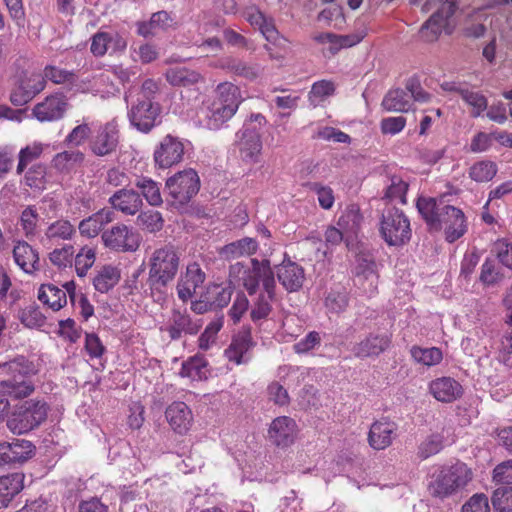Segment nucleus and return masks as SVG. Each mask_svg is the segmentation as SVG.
<instances>
[{"mask_svg":"<svg viewBox=\"0 0 512 512\" xmlns=\"http://www.w3.org/2000/svg\"><path fill=\"white\" fill-rule=\"evenodd\" d=\"M416 207L430 231L444 230L445 238L453 243L467 231V221L463 211L448 204L445 196L438 198L419 197Z\"/></svg>","mask_w":512,"mask_h":512,"instance_id":"obj_1","label":"nucleus"},{"mask_svg":"<svg viewBox=\"0 0 512 512\" xmlns=\"http://www.w3.org/2000/svg\"><path fill=\"white\" fill-rule=\"evenodd\" d=\"M180 252L172 244L156 248L148 261V285L152 292L163 290L175 279L180 266Z\"/></svg>","mask_w":512,"mask_h":512,"instance_id":"obj_2","label":"nucleus"},{"mask_svg":"<svg viewBox=\"0 0 512 512\" xmlns=\"http://www.w3.org/2000/svg\"><path fill=\"white\" fill-rule=\"evenodd\" d=\"M251 265L236 262L229 268V281L234 286H243L250 296L254 295L260 282L265 291L271 292V287L276 286L274 272L267 260L258 261L252 259Z\"/></svg>","mask_w":512,"mask_h":512,"instance_id":"obj_3","label":"nucleus"},{"mask_svg":"<svg viewBox=\"0 0 512 512\" xmlns=\"http://www.w3.org/2000/svg\"><path fill=\"white\" fill-rule=\"evenodd\" d=\"M34 374V366L24 357L0 363V393L23 398L29 396L34 386L29 376Z\"/></svg>","mask_w":512,"mask_h":512,"instance_id":"obj_4","label":"nucleus"},{"mask_svg":"<svg viewBox=\"0 0 512 512\" xmlns=\"http://www.w3.org/2000/svg\"><path fill=\"white\" fill-rule=\"evenodd\" d=\"M472 479V471L462 462L443 466L432 476L428 486L434 497L445 498L464 488Z\"/></svg>","mask_w":512,"mask_h":512,"instance_id":"obj_5","label":"nucleus"},{"mask_svg":"<svg viewBox=\"0 0 512 512\" xmlns=\"http://www.w3.org/2000/svg\"><path fill=\"white\" fill-rule=\"evenodd\" d=\"M412 2L421 5V10L425 13L436 9L419 31V36L423 41L428 43L436 41L446 20L456 11L457 0H413Z\"/></svg>","mask_w":512,"mask_h":512,"instance_id":"obj_6","label":"nucleus"},{"mask_svg":"<svg viewBox=\"0 0 512 512\" xmlns=\"http://www.w3.org/2000/svg\"><path fill=\"white\" fill-rule=\"evenodd\" d=\"M379 226L380 235L389 246H403L411 239L410 221L398 208L384 209Z\"/></svg>","mask_w":512,"mask_h":512,"instance_id":"obj_7","label":"nucleus"},{"mask_svg":"<svg viewBox=\"0 0 512 512\" xmlns=\"http://www.w3.org/2000/svg\"><path fill=\"white\" fill-rule=\"evenodd\" d=\"M46 403L29 400L16 406L9 415L7 427L13 434H24L38 427L47 417Z\"/></svg>","mask_w":512,"mask_h":512,"instance_id":"obj_8","label":"nucleus"},{"mask_svg":"<svg viewBox=\"0 0 512 512\" xmlns=\"http://www.w3.org/2000/svg\"><path fill=\"white\" fill-rule=\"evenodd\" d=\"M430 94L421 87L417 78L412 77L406 81L405 90L395 88L389 90L382 100V107L390 112H407L411 109L413 101L428 102Z\"/></svg>","mask_w":512,"mask_h":512,"instance_id":"obj_9","label":"nucleus"},{"mask_svg":"<svg viewBox=\"0 0 512 512\" xmlns=\"http://www.w3.org/2000/svg\"><path fill=\"white\" fill-rule=\"evenodd\" d=\"M166 189L175 207H183L197 195L200 189V178L193 169L179 171L166 180Z\"/></svg>","mask_w":512,"mask_h":512,"instance_id":"obj_10","label":"nucleus"},{"mask_svg":"<svg viewBox=\"0 0 512 512\" xmlns=\"http://www.w3.org/2000/svg\"><path fill=\"white\" fill-rule=\"evenodd\" d=\"M101 239L106 248L117 252H135L141 244L140 234L124 223L104 230Z\"/></svg>","mask_w":512,"mask_h":512,"instance_id":"obj_11","label":"nucleus"},{"mask_svg":"<svg viewBox=\"0 0 512 512\" xmlns=\"http://www.w3.org/2000/svg\"><path fill=\"white\" fill-rule=\"evenodd\" d=\"M203 320L192 316L186 308H174L167 320L164 331L171 340H180L187 336H195L201 330Z\"/></svg>","mask_w":512,"mask_h":512,"instance_id":"obj_12","label":"nucleus"},{"mask_svg":"<svg viewBox=\"0 0 512 512\" xmlns=\"http://www.w3.org/2000/svg\"><path fill=\"white\" fill-rule=\"evenodd\" d=\"M160 105L151 100L137 98L131 102L128 117L131 124L141 132H149L159 121Z\"/></svg>","mask_w":512,"mask_h":512,"instance_id":"obj_13","label":"nucleus"},{"mask_svg":"<svg viewBox=\"0 0 512 512\" xmlns=\"http://www.w3.org/2000/svg\"><path fill=\"white\" fill-rule=\"evenodd\" d=\"M235 146L239 157L246 163H256L262 151V141L259 131L251 124H244L236 133Z\"/></svg>","mask_w":512,"mask_h":512,"instance_id":"obj_14","label":"nucleus"},{"mask_svg":"<svg viewBox=\"0 0 512 512\" xmlns=\"http://www.w3.org/2000/svg\"><path fill=\"white\" fill-rule=\"evenodd\" d=\"M68 98L63 93L50 94L32 109V115L40 122H53L62 119L68 110Z\"/></svg>","mask_w":512,"mask_h":512,"instance_id":"obj_15","label":"nucleus"},{"mask_svg":"<svg viewBox=\"0 0 512 512\" xmlns=\"http://www.w3.org/2000/svg\"><path fill=\"white\" fill-rule=\"evenodd\" d=\"M46 87V80L40 72H26L17 87L12 91L10 99L16 106H22L31 101Z\"/></svg>","mask_w":512,"mask_h":512,"instance_id":"obj_16","label":"nucleus"},{"mask_svg":"<svg viewBox=\"0 0 512 512\" xmlns=\"http://www.w3.org/2000/svg\"><path fill=\"white\" fill-rule=\"evenodd\" d=\"M184 143L177 137L166 135L154 151V161L159 168H169L182 161Z\"/></svg>","mask_w":512,"mask_h":512,"instance_id":"obj_17","label":"nucleus"},{"mask_svg":"<svg viewBox=\"0 0 512 512\" xmlns=\"http://www.w3.org/2000/svg\"><path fill=\"white\" fill-rule=\"evenodd\" d=\"M205 279L206 274L200 265L197 262L189 263L186 271L181 274L177 281L176 291L178 298L183 302L190 300L196 293V290L202 286Z\"/></svg>","mask_w":512,"mask_h":512,"instance_id":"obj_18","label":"nucleus"},{"mask_svg":"<svg viewBox=\"0 0 512 512\" xmlns=\"http://www.w3.org/2000/svg\"><path fill=\"white\" fill-rule=\"evenodd\" d=\"M297 424L294 419L288 416L275 418L268 429L269 440L278 447H288L296 439Z\"/></svg>","mask_w":512,"mask_h":512,"instance_id":"obj_19","label":"nucleus"},{"mask_svg":"<svg viewBox=\"0 0 512 512\" xmlns=\"http://www.w3.org/2000/svg\"><path fill=\"white\" fill-rule=\"evenodd\" d=\"M119 143V130L115 122L101 126L90 142L92 152L97 156H106L114 152Z\"/></svg>","mask_w":512,"mask_h":512,"instance_id":"obj_20","label":"nucleus"},{"mask_svg":"<svg viewBox=\"0 0 512 512\" xmlns=\"http://www.w3.org/2000/svg\"><path fill=\"white\" fill-rule=\"evenodd\" d=\"M235 114L232 110L225 108L221 103L214 100L207 105H203L197 112L198 123L209 130H218L225 122L230 120Z\"/></svg>","mask_w":512,"mask_h":512,"instance_id":"obj_21","label":"nucleus"},{"mask_svg":"<svg viewBox=\"0 0 512 512\" xmlns=\"http://www.w3.org/2000/svg\"><path fill=\"white\" fill-rule=\"evenodd\" d=\"M398 425L388 419L375 421L368 433L369 445L375 450H384L397 437Z\"/></svg>","mask_w":512,"mask_h":512,"instance_id":"obj_22","label":"nucleus"},{"mask_svg":"<svg viewBox=\"0 0 512 512\" xmlns=\"http://www.w3.org/2000/svg\"><path fill=\"white\" fill-rule=\"evenodd\" d=\"M429 392L439 402L452 403L463 395L462 385L454 378L443 376L429 383Z\"/></svg>","mask_w":512,"mask_h":512,"instance_id":"obj_23","label":"nucleus"},{"mask_svg":"<svg viewBox=\"0 0 512 512\" xmlns=\"http://www.w3.org/2000/svg\"><path fill=\"white\" fill-rule=\"evenodd\" d=\"M111 209L120 211L124 215L134 216L140 212L143 200L134 189L122 188L112 194L108 200Z\"/></svg>","mask_w":512,"mask_h":512,"instance_id":"obj_24","label":"nucleus"},{"mask_svg":"<svg viewBox=\"0 0 512 512\" xmlns=\"http://www.w3.org/2000/svg\"><path fill=\"white\" fill-rule=\"evenodd\" d=\"M377 265L374 261L368 259H359L356 267V285L364 294L371 297L377 292L378 274Z\"/></svg>","mask_w":512,"mask_h":512,"instance_id":"obj_25","label":"nucleus"},{"mask_svg":"<svg viewBox=\"0 0 512 512\" xmlns=\"http://www.w3.org/2000/svg\"><path fill=\"white\" fill-rule=\"evenodd\" d=\"M116 219V213L111 208H102L79 223V232L87 238L96 237L109 223Z\"/></svg>","mask_w":512,"mask_h":512,"instance_id":"obj_26","label":"nucleus"},{"mask_svg":"<svg viewBox=\"0 0 512 512\" xmlns=\"http://www.w3.org/2000/svg\"><path fill=\"white\" fill-rule=\"evenodd\" d=\"M12 253L15 264L23 272L33 274L40 269L38 252L27 242L17 241Z\"/></svg>","mask_w":512,"mask_h":512,"instance_id":"obj_27","label":"nucleus"},{"mask_svg":"<svg viewBox=\"0 0 512 512\" xmlns=\"http://www.w3.org/2000/svg\"><path fill=\"white\" fill-rule=\"evenodd\" d=\"M166 419L171 428L179 433H186L192 424V412L184 402H174L165 411Z\"/></svg>","mask_w":512,"mask_h":512,"instance_id":"obj_28","label":"nucleus"},{"mask_svg":"<svg viewBox=\"0 0 512 512\" xmlns=\"http://www.w3.org/2000/svg\"><path fill=\"white\" fill-rule=\"evenodd\" d=\"M391 344L388 335L370 334L365 339L354 345L352 351L358 358L377 357L384 352Z\"/></svg>","mask_w":512,"mask_h":512,"instance_id":"obj_29","label":"nucleus"},{"mask_svg":"<svg viewBox=\"0 0 512 512\" xmlns=\"http://www.w3.org/2000/svg\"><path fill=\"white\" fill-rule=\"evenodd\" d=\"M312 38L319 44L327 45L329 54L335 55L343 48L352 47L358 44L363 39V35H337L334 33L325 32L314 34Z\"/></svg>","mask_w":512,"mask_h":512,"instance_id":"obj_30","label":"nucleus"},{"mask_svg":"<svg viewBox=\"0 0 512 512\" xmlns=\"http://www.w3.org/2000/svg\"><path fill=\"white\" fill-rule=\"evenodd\" d=\"M279 282L288 292L298 291L304 282V269L295 262L283 263L278 267Z\"/></svg>","mask_w":512,"mask_h":512,"instance_id":"obj_31","label":"nucleus"},{"mask_svg":"<svg viewBox=\"0 0 512 512\" xmlns=\"http://www.w3.org/2000/svg\"><path fill=\"white\" fill-rule=\"evenodd\" d=\"M25 475L20 472L0 477V509L8 507L13 498L24 488Z\"/></svg>","mask_w":512,"mask_h":512,"instance_id":"obj_32","label":"nucleus"},{"mask_svg":"<svg viewBox=\"0 0 512 512\" xmlns=\"http://www.w3.org/2000/svg\"><path fill=\"white\" fill-rule=\"evenodd\" d=\"M251 346V333L249 331H241L233 337L230 345L225 350V356L229 361H233L237 365L245 363L247 361L245 355Z\"/></svg>","mask_w":512,"mask_h":512,"instance_id":"obj_33","label":"nucleus"},{"mask_svg":"<svg viewBox=\"0 0 512 512\" xmlns=\"http://www.w3.org/2000/svg\"><path fill=\"white\" fill-rule=\"evenodd\" d=\"M219 67L235 76L247 80H255L260 74V67L256 64H249L241 59L226 57L220 60Z\"/></svg>","mask_w":512,"mask_h":512,"instance_id":"obj_34","label":"nucleus"},{"mask_svg":"<svg viewBox=\"0 0 512 512\" xmlns=\"http://www.w3.org/2000/svg\"><path fill=\"white\" fill-rule=\"evenodd\" d=\"M134 186L137 192L146 202L153 207H159L163 203L160 184L150 177L139 176L135 179Z\"/></svg>","mask_w":512,"mask_h":512,"instance_id":"obj_35","label":"nucleus"},{"mask_svg":"<svg viewBox=\"0 0 512 512\" xmlns=\"http://www.w3.org/2000/svg\"><path fill=\"white\" fill-rule=\"evenodd\" d=\"M258 249V243L254 238L245 237L229 243L221 248L220 255L225 260L253 255Z\"/></svg>","mask_w":512,"mask_h":512,"instance_id":"obj_36","label":"nucleus"},{"mask_svg":"<svg viewBox=\"0 0 512 512\" xmlns=\"http://www.w3.org/2000/svg\"><path fill=\"white\" fill-rule=\"evenodd\" d=\"M216 94L215 102L221 103L225 108L231 109L233 114L237 112L243 99L240 94V89L236 85L230 82L221 83L217 86Z\"/></svg>","mask_w":512,"mask_h":512,"instance_id":"obj_37","label":"nucleus"},{"mask_svg":"<svg viewBox=\"0 0 512 512\" xmlns=\"http://www.w3.org/2000/svg\"><path fill=\"white\" fill-rule=\"evenodd\" d=\"M38 299L53 311H58L67 303L66 292L53 284H42L38 290Z\"/></svg>","mask_w":512,"mask_h":512,"instance_id":"obj_38","label":"nucleus"},{"mask_svg":"<svg viewBox=\"0 0 512 512\" xmlns=\"http://www.w3.org/2000/svg\"><path fill=\"white\" fill-rule=\"evenodd\" d=\"M170 15L166 11L154 13L148 22H139L137 32L143 37L155 36L159 31L167 29L171 25Z\"/></svg>","mask_w":512,"mask_h":512,"instance_id":"obj_39","label":"nucleus"},{"mask_svg":"<svg viewBox=\"0 0 512 512\" xmlns=\"http://www.w3.org/2000/svg\"><path fill=\"white\" fill-rule=\"evenodd\" d=\"M166 80L173 86L188 87L197 84L201 80V75L186 67L169 68L166 73Z\"/></svg>","mask_w":512,"mask_h":512,"instance_id":"obj_40","label":"nucleus"},{"mask_svg":"<svg viewBox=\"0 0 512 512\" xmlns=\"http://www.w3.org/2000/svg\"><path fill=\"white\" fill-rule=\"evenodd\" d=\"M363 216L360 212L359 206L352 204L349 205L341 214L338 219V227H340L346 234L356 235L360 229Z\"/></svg>","mask_w":512,"mask_h":512,"instance_id":"obj_41","label":"nucleus"},{"mask_svg":"<svg viewBox=\"0 0 512 512\" xmlns=\"http://www.w3.org/2000/svg\"><path fill=\"white\" fill-rule=\"evenodd\" d=\"M444 448V436L440 432H434L427 435L417 447V458L426 460L429 457L438 454Z\"/></svg>","mask_w":512,"mask_h":512,"instance_id":"obj_42","label":"nucleus"},{"mask_svg":"<svg viewBox=\"0 0 512 512\" xmlns=\"http://www.w3.org/2000/svg\"><path fill=\"white\" fill-rule=\"evenodd\" d=\"M84 160V154L78 150L63 151L54 156L52 166L61 173H68Z\"/></svg>","mask_w":512,"mask_h":512,"instance_id":"obj_43","label":"nucleus"},{"mask_svg":"<svg viewBox=\"0 0 512 512\" xmlns=\"http://www.w3.org/2000/svg\"><path fill=\"white\" fill-rule=\"evenodd\" d=\"M207 361L202 356H194L182 364L180 375L193 381H200L207 378Z\"/></svg>","mask_w":512,"mask_h":512,"instance_id":"obj_44","label":"nucleus"},{"mask_svg":"<svg viewBox=\"0 0 512 512\" xmlns=\"http://www.w3.org/2000/svg\"><path fill=\"white\" fill-rule=\"evenodd\" d=\"M275 296V286L271 287V292L265 291L259 293L257 298L253 300V306L251 310V318L254 321L266 318L272 309L271 302Z\"/></svg>","mask_w":512,"mask_h":512,"instance_id":"obj_45","label":"nucleus"},{"mask_svg":"<svg viewBox=\"0 0 512 512\" xmlns=\"http://www.w3.org/2000/svg\"><path fill=\"white\" fill-rule=\"evenodd\" d=\"M120 274L117 268L104 266L93 279L95 289L101 293L108 292L119 281Z\"/></svg>","mask_w":512,"mask_h":512,"instance_id":"obj_46","label":"nucleus"},{"mask_svg":"<svg viewBox=\"0 0 512 512\" xmlns=\"http://www.w3.org/2000/svg\"><path fill=\"white\" fill-rule=\"evenodd\" d=\"M497 171L496 163L490 160H482L470 167L469 177L478 183L488 182L495 177Z\"/></svg>","mask_w":512,"mask_h":512,"instance_id":"obj_47","label":"nucleus"},{"mask_svg":"<svg viewBox=\"0 0 512 512\" xmlns=\"http://www.w3.org/2000/svg\"><path fill=\"white\" fill-rule=\"evenodd\" d=\"M410 352L414 361L425 366L437 365L443 359L442 351L437 347L422 348L413 346Z\"/></svg>","mask_w":512,"mask_h":512,"instance_id":"obj_48","label":"nucleus"},{"mask_svg":"<svg viewBox=\"0 0 512 512\" xmlns=\"http://www.w3.org/2000/svg\"><path fill=\"white\" fill-rule=\"evenodd\" d=\"M348 293L342 286L331 288L325 298L326 308L333 313H340L348 306Z\"/></svg>","mask_w":512,"mask_h":512,"instance_id":"obj_49","label":"nucleus"},{"mask_svg":"<svg viewBox=\"0 0 512 512\" xmlns=\"http://www.w3.org/2000/svg\"><path fill=\"white\" fill-rule=\"evenodd\" d=\"M45 147L46 146L40 142H34L22 148L18 155L19 161L16 168V173L22 174L30 163L39 159Z\"/></svg>","mask_w":512,"mask_h":512,"instance_id":"obj_50","label":"nucleus"},{"mask_svg":"<svg viewBox=\"0 0 512 512\" xmlns=\"http://www.w3.org/2000/svg\"><path fill=\"white\" fill-rule=\"evenodd\" d=\"M408 187V183L400 176L393 175L389 178V184L385 190L384 198L390 201H398L401 204H406V193L408 191Z\"/></svg>","mask_w":512,"mask_h":512,"instance_id":"obj_51","label":"nucleus"},{"mask_svg":"<svg viewBox=\"0 0 512 512\" xmlns=\"http://www.w3.org/2000/svg\"><path fill=\"white\" fill-rule=\"evenodd\" d=\"M462 100L471 108L472 117H479L488 107L487 98L480 92L474 91L469 87L462 91Z\"/></svg>","mask_w":512,"mask_h":512,"instance_id":"obj_52","label":"nucleus"},{"mask_svg":"<svg viewBox=\"0 0 512 512\" xmlns=\"http://www.w3.org/2000/svg\"><path fill=\"white\" fill-rule=\"evenodd\" d=\"M137 225L150 233H156L163 228L164 220L160 212L154 210L142 211L137 216Z\"/></svg>","mask_w":512,"mask_h":512,"instance_id":"obj_53","label":"nucleus"},{"mask_svg":"<svg viewBox=\"0 0 512 512\" xmlns=\"http://www.w3.org/2000/svg\"><path fill=\"white\" fill-rule=\"evenodd\" d=\"M19 319L21 323L28 328H41L46 317L36 304H30L20 311Z\"/></svg>","mask_w":512,"mask_h":512,"instance_id":"obj_54","label":"nucleus"},{"mask_svg":"<svg viewBox=\"0 0 512 512\" xmlns=\"http://www.w3.org/2000/svg\"><path fill=\"white\" fill-rule=\"evenodd\" d=\"M232 290L219 284L208 286L206 298L209 299L215 308L225 307L231 300Z\"/></svg>","mask_w":512,"mask_h":512,"instance_id":"obj_55","label":"nucleus"},{"mask_svg":"<svg viewBox=\"0 0 512 512\" xmlns=\"http://www.w3.org/2000/svg\"><path fill=\"white\" fill-rule=\"evenodd\" d=\"M39 214L34 206H27L20 216V227L28 239L36 235Z\"/></svg>","mask_w":512,"mask_h":512,"instance_id":"obj_56","label":"nucleus"},{"mask_svg":"<svg viewBox=\"0 0 512 512\" xmlns=\"http://www.w3.org/2000/svg\"><path fill=\"white\" fill-rule=\"evenodd\" d=\"M43 76L46 81L50 80L54 84H73L76 81V75L73 71L54 65H47L44 68Z\"/></svg>","mask_w":512,"mask_h":512,"instance_id":"obj_57","label":"nucleus"},{"mask_svg":"<svg viewBox=\"0 0 512 512\" xmlns=\"http://www.w3.org/2000/svg\"><path fill=\"white\" fill-rule=\"evenodd\" d=\"M491 501L495 512H512V486L498 487Z\"/></svg>","mask_w":512,"mask_h":512,"instance_id":"obj_58","label":"nucleus"},{"mask_svg":"<svg viewBox=\"0 0 512 512\" xmlns=\"http://www.w3.org/2000/svg\"><path fill=\"white\" fill-rule=\"evenodd\" d=\"M24 183L32 189L43 190L46 184V166L32 165L24 175Z\"/></svg>","mask_w":512,"mask_h":512,"instance_id":"obj_59","label":"nucleus"},{"mask_svg":"<svg viewBox=\"0 0 512 512\" xmlns=\"http://www.w3.org/2000/svg\"><path fill=\"white\" fill-rule=\"evenodd\" d=\"M75 234L73 225L67 220H57L50 224L45 232L49 239L68 240Z\"/></svg>","mask_w":512,"mask_h":512,"instance_id":"obj_60","label":"nucleus"},{"mask_svg":"<svg viewBox=\"0 0 512 512\" xmlns=\"http://www.w3.org/2000/svg\"><path fill=\"white\" fill-rule=\"evenodd\" d=\"M11 446L12 458L16 464H22L30 459L34 454V445L24 439H15L13 442L8 443Z\"/></svg>","mask_w":512,"mask_h":512,"instance_id":"obj_61","label":"nucleus"},{"mask_svg":"<svg viewBox=\"0 0 512 512\" xmlns=\"http://www.w3.org/2000/svg\"><path fill=\"white\" fill-rule=\"evenodd\" d=\"M95 262V251L89 247H83L75 256V270L79 277H84Z\"/></svg>","mask_w":512,"mask_h":512,"instance_id":"obj_62","label":"nucleus"},{"mask_svg":"<svg viewBox=\"0 0 512 512\" xmlns=\"http://www.w3.org/2000/svg\"><path fill=\"white\" fill-rule=\"evenodd\" d=\"M74 256L72 245H65L62 248H56L49 254L50 261L59 268L71 267Z\"/></svg>","mask_w":512,"mask_h":512,"instance_id":"obj_63","label":"nucleus"},{"mask_svg":"<svg viewBox=\"0 0 512 512\" xmlns=\"http://www.w3.org/2000/svg\"><path fill=\"white\" fill-rule=\"evenodd\" d=\"M493 252L499 262L512 270V243L507 239H498L493 245Z\"/></svg>","mask_w":512,"mask_h":512,"instance_id":"obj_64","label":"nucleus"}]
</instances>
